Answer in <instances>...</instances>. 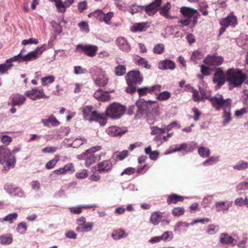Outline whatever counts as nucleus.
<instances>
[{
  "mask_svg": "<svg viewBox=\"0 0 248 248\" xmlns=\"http://www.w3.org/2000/svg\"><path fill=\"white\" fill-rule=\"evenodd\" d=\"M231 204H227V202H218L215 203L216 211L224 212L227 211L230 206Z\"/></svg>",
  "mask_w": 248,
  "mask_h": 248,
  "instance_id": "obj_31",
  "label": "nucleus"
},
{
  "mask_svg": "<svg viewBox=\"0 0 248 248\" xmlns=\"http://www.w3.org/2000/svg\"><path fill=\"white\" fill-rule=\"evenodd\" d=\"M165 50V46L163 44H158L155 46L153 51L154 53L157 54H162Z\"/></svg>",
  "mask_w": 248,
  "mask_h": 248,
  "instance_id": "obj_49",
  "label": "nucleus"
},
{
  "mask_svg": "<svg viewBox=\"0 0 248 248\" xmlns=\"http://www.w3.org/2000/svg\"><path fill=\"white\" fill-rule=\"evenodd\" d=\"M158 68L161 70H173L176 67L174 62L170 60H165L160 61L158 63Z\"/></svg>",
  "mask_w": 248,
  "mask_h": 248,
  "instance_id": "obj_21",
  "label": "nucleus"
},
{
  "mask_svg": "<svg viewBox=\"0 0 248 248\" xmlns=\"http://www.w3.org/2000/svg\"><path fill=\"white\" fill-rule=\"evenodd\" d=\"M223 110L224 113L223 117L224 118V120L223 121V125H225L231 121L232 120V116L230 112L227 111L226 110V108Z\"/></svg>",
  "mask_w": 248,
  "mask_h": 248,
  "instance_id": "obj_53",
  "label": "nucleus"
},
{
  "mask_svg": "<svg viewBox=\"0 0 248 248\" xmlns=\"http://www.w3.org/2000/svg\"><path fill=\"white\" fill-rule=\"evenodd\" d=\"M137 92L140 96L145 95L147 93H151L149 87H144L138 89Z\"/></svg>",
  "mask_w": 248,
  "mask_h": 248,
  "instance_id": "obj_54",
  "label": "nucleus"
},
{
  "mask_svg": "<svg viewBox=\"0 0 248 248\" xmlns=\"http://www.w3.org/2000/svg\"><path fill=\"white\" fill-rule=\"evenodd\" d=\"M116 42L119 48L123 51L128 52L131 49L128 41L124 37L118 38Z\"/></svg>",
  "mask_w": 248,
  "mask_h": 248,
  "instance_id": "obj_22",
  "label": "nucleus"
},
{
  "mask_svg": "<svg viewBox=\"0 0 248 248\" xmlns=\"http://www.w3.org/2000/svg\"><path fill=\"white\" fill-rule=\"evenodd\" d=\"M126 132V131H123L120 127L115 126H110L107 130V133L111 137L121 136Z\"/></svg>",
  "mask_w": 248,
  "mask_h": 248,
  "instance_id": "obj_23",
  "label": "nucleus"
},
{
  "mask_svg": "<svg viewBox=\"0 0 248 248\" xmlns=\"http://www.w3.org/2000/svg\"><path fill=\"white\" fill-rule=\"evenodd\" d=\"M144 152L146 155H149V158L153 160H156L159 155L157 151H152V147L150 145L145 148Z\"/></svg>",
  "mask_w": 248,
  "mask_h": 248,
  "instance_id": "obj_28",
  "label": "nucleus"
},
{
  "mask_svg": "<svg viewBox=\"0 0 248 248\" xmlns=\"http://www.w3.org/2000/svg\"><path fill=\"white\" fill-rule=\"evenodd\" d=\"M148 28L146 22H140L134 24L130 27V31L133 32L145 31Z\"/></svg>",
  "mask_w": 248,
  "mask_h": 248,
  "instance_id": "obj_25",
  "label": "nucleus"
},
{
  "mask_svg": "<svg viewBox=\"0 0 248 248\" xmlns=\"http://www.w3.org/2000/svg\"><path fill=\"white\" fill-rule=\"evenodd\" d=\"M60 159V156L58 155H56L54 156V157L53 159L49 160L48 162H47L46 165L45 167L46 169L48 170H50L53 168L57 163L59 161Z\"/></svg>",
  "mask_w": 248,
  "mask_h": 248,
  "instance_id": "obj_35",
  "label": "nucleus"
},
{
  "mask_svg": "<svg viewBox=\"0 0 248 248\" xmlns=\"http://www.w3.org/2000/svg\"><path fill=\"white\" fill-rule=\"evenodd\" d=\"M63 170L65 174L66 173H73L75 171V170L74 168V165L72 163H67L64 165L63 167H62Z\"/></svg>",
  "mask_w": 248,
  "mask_h": 248,
  "instance_id": "obj_45",
  "label": "nucleus"
},
{
  "mask_svg": "<svg viewBox=\"0 0 248 248\" xmlns=\"http://www.w3.org/2000/svg\"><path fill=\"white\" fill-rule=\"evenodd\" d=\"M162 0H154L149 4L143 6V9L144 10L145 13L149 16L154 15L158 10L162 4Z\"/></svg>",
  "mask_w": 248,
  "mask_h": 248,
  "instance_id": "obj_12",
  "label": "nucleus"
},
{
  "mask_svg": "<svg viewBox=\"0 0 248 248\" xmlns=\"http://www.w3.org/2000/svg\"><path fill=\"white\" fill-rule=\"evenodd\" d=\"M171 6L170 2H167L163 6L160 8L159 14L162 16L168 19H172V17L169 15L170 9Z\"/></svg>",
  "mask_w": 248,
  "mask_h": 248,
  "instance_id": "obj_26",
  "label": "nucleus"
},
{
  "mask_svg": "<svg viewBox=\"0 0 248 248\" xmlns=\"http://www.w3.org/2000/svg\"><path fill=\"white\" fill-rule=\"evenodd\" d=\"M138 64L146 69H149L151 68V65L148 64V62L144 58H141L138 61Z\"/></svg>",
  "mask_w": 248,
  "mask_h": 248,
  "instance_id": "obj_61",
  "label": "nucleus"
},
{
  "mask_svg": "<svg viewBox=\"0 0 248 248\" xmlns=\"http://www.w3.org/2000/svg\"><path fill=\"white\" fill-rule=\"evenodd\" d=\"M126 110V106L119 103L113 102L110 104L106 108L105 113H103L106 117V123L108 118L112 120L121 118L124 114Z\"/></svg>",
  "mask_w": 248,
  "mask_h": 248,
  "instance_id": "obj_2",
  "label": "nucleus"
},
{
  "mask_svg": "<svg viewBox=\"0 0 248 248\" xmlns=\"http://www.w3.org/2000/svg\"><path fill=\"white\" fill-rule=\"evenodd\" d=\"M202 57V54L201 52L195 51L193 52L191 57V59L195 63H198V61L201 60Z\"/></svg>",
  "mask_w": 248,
  "mask_h": 248,
  "instance_id": "obj_50",
  "label": "nucleus"
},
{
  "mask_svg": "<svg viewBox=\"0 0 248 248\" xmlns=\"http://www.w3.org/2000/svg\"><path fill=\"white\" fill-rule=\"evenodd\" d=\"M162 217V216L160 212H155L151 216L150 221L154 225H157L160 222Z\"/></svg>",
  "mask_w": 248,
  "mask_h": 248,
  "instance_id": "obj_36",
  "label": "nucleus"
},
{
  "mask_svg": "<svg viewBox=\"0 0 248 248\" xmlns=\"http://www.w3.org/2000/svg\"><path fill=\"white\" fill-rule=\"evenodd\" d=\"M143 10V6L133 4L129 6V12L132 15L138 13Z\"/></svg>",
  "mask_w": 248,
  "mask_h": 248,
  "instance_id": "obj_41",
  "label": "nucleus"
},
{
  "mask_svg": "<svg viewBox=\"0 0 248 248\" xmlns=\"http://www.w3.org/2000/svg\"><path fill=\"white\" fill-rule=\"evenodd\" d=\"M94 225L93 223L87 222L82 225L81 227H77L76 229V231L77 232H89L91 231Z\"/></svg>",
  "mask_w": 248,
  "mask_h": 248,
  "instance_id": "obj_32",
  "label": "nucleus"
},
{
  "mask_svg": "<svg viewBox=\"0 0 248 248\" xmlns=\"http://www.w3.org/2000/svg\"><path fill=\"white\" fill-rule=\"evenodd\" d=\"M46 44H43L40 47H37L34 51L28 53L25 56H22L21 54H18L14 56L13 59L19 62L31 61L37 59L39 56L46 49Z\"/></svg>",
  "mask_w": 248,
  "mask_h": 248,
  "instance_id": "obj_5",
  "label": "nucleus"
},
{
  "mask_svg": "<svg viewBox=\"0 0 248 248\" xmlns=\"http://www.w3.org/2000/svg\"><path fill=\"white\" fill-rule=\"evenodd\" d=\"M26 99V97L24 95L19 93H14L10 97L9 100L11 101V103H9L8 105L12 107L20 106L24 104Z\"/></svg>",
  "mask_w": 248,
  "mask_h": 248,
  "instance_id": "obj_17",
  "label": "nucleus"
},
{
  "mask_svg": "<svg viewBox=\"0 0 248 248\" xmlns=\"http://www.w3.org/2000/svg\"><path fill=\"white\" fill-rule=\"evenodd\" d=\"M201 72L205 76H209L211 74L210 68L203 64L201 65Z\"/></svg>",
  "mask_w": 248,
  "mask_h": 248,
  "instance_id": "obj_55",
  "label": "nucleus"
},
{
  "mask_svg": "<svg viewBox=\"0 0 248 248\" xmlns=\"http://www.w3.org/2000/svg\"><path fill=\"white\" fill-rule=\"evenodd\" d=\"M234 169L237 170H243L248 168V163L244 161H239L237 164L233 166Z\"/></svg>",
  "mask_w": 248,
  "mask_h": 248,
  "instance_id": "obj_43",
  "label": "nucleus"
},
{
  "mask_svg": "<svg viewBox=\"0 0 248 248\" xmlns=\"http://www.w3.org/2000/svg\"><path fill=\"white\" fill-rule=\"evenodd\" d=\"M41 122L44 126L47 127H49V123L53 126H57L60 124V122L53 115H51L47 119H42Z\"/></svg>",
  "mask_w": 248,
  "mask_h": 248,
  "instance_id": "obj_24",
  "label": "nucleus"
},
{
  "mask_svg": "<svg viewBox=\"0 0 248 248\" xmlns=\"http://www.w3.org/2000/svg\"><path fill=\"white\" fill-rule=\"evenodd\" d=\"M198 153L201 156L205 158L209 156L210 151L208 148L202 146L199 148Z\"/></svg>",
  "mask_w": 248,
  "mask_h": 248,
  "instance_id": "obj_38",
  "label": "nucleus"
},
{
  "mask_svg": "<svg viewBox=\"0 0 248 248\" xmlns=\"http://www.w3.org/2000/svg\"><path fill=\"white\" fill-rule=\"evenodd\" d=\"M16 162V158L10 150L4 146H0V164L6 165L3 167L2 171H8L11 168L15 167Z\"/></svg>",
  "mask_w": 248,
  "mask_h": 248,
  "instance_id": "obj_3",
  "label": "nucleus"
},
{
  "mask_svg": "<svg viewBox=\"0 0 248 248\" xmlns=\"http://www.w3.org/2000/svg\"><path fill=\"white\" fill-rule=\"evenodd\" d=\"M219 229V225L210 224L207 227L206 233L209 235H214L218 231Z\"/></svg>",
  "mask_w": 248,
  "mask_h": 248,
  "instance_id": "obj_37",
  "label": "nucleus"
},
{
  "mask_svg": "<svg viewBox=\"0 0 248 248\" xmlns=\"http://www.w3.org/2000/svg\"><path fill=\"white\" fill-rule=\"evenodd\" d=\"M180 12L184 16L190 18L193 17L195 22H197L198 17L200 16V14L197 10L187 7L184 6L181 7Z\"/></svg>",
  "mask_w": 248,
  "mask_h": 248,
  "instance_id": "obj_16",
  "label": "nucleus"
},
{
  "mask_svg": "<svg viewBox=\"0 0 248 248\" xmlns=\"http://www.w3.org/2000/svg\"><path fill=\"white\" fill-rule=\"evenodd\" d=\"M233 241L234 239L226 233H223L220 235V242L222 244H231Z\"/></svg>",
  "mask_w": 248,
  "mask_h": 248,
  "instance_id": "obj_34",
  "label": "nucleus"
},
{
  "mask_svg": "<svg viewBox=\"0 0 248 248\" xmlns=\"http://www.w3.org/2000/svg\"><path fill=\"white\" fill-rule=\"evenodd\" d=\"M83 208H85V206H78L71 207L69 208V210L72 214H79L82 212V209Z\"/></svg>",
  "mask_w": 248,
  "mask_h": 248,
  "instance_id": "obj_63",
  "label": "nucleus"
},
{
  "mask_svg": "<svg viewBox=\"0 0 248 248\" xmlns=\"http://www.w3.org/2000/svg\"><path fill=\"white\" fill-rule=\"evenodd\" d=\"M17 230L21 234L24 233L27 230V226L25 223L21 222L18 224Z\"/></svg>",
  "mask_w": 248,
  "mask_h": 248,
  "instance_id": "obj_57",
  "label": "nucleus"
},
{
  "mask_svg": "<svg viewBox=\"0 0 248 248\" xmlns=\"http://www.w3.org/2000/svg\"><path fill=\"white\" fill-rule=\"evenodd\" d=\"M98 50V47L92 45H78L76 47V51L83 53L90 57H94Z\"/></svg>",
  "mask_w": 248,
  "mask_h": 248,
  "instance_id": "obj_9",
  "label": "nucleus"
},
{
  "mask_svg": "<svg viewBox=\"0 0 248 248\" xmlns=\"http://www.w3.org/2000/svg\"><path fill=\"white\" fill-rule=\"evenodd\" d=\"M52 1L55 2L57 8L59 12L63 13L65 11V6L64 2L63 3L61 0H53Z\"/></svg>",
  "mask_w": 248,
  "mask_h": 248,
  "instance_id": "obj_51",
  "label": "nucleus"
},
{
  "mask_svg": "<svg viewBox=\"0 0 248 248\" xmlns=\"http://www.w3.org/2000/svg\"><path fill=\"white\" fill-rule=\"evenodd\" d=\"M25 95L33 100L46 97L42 88H35L28 91L25 93Z\"/></svg>",
  "mask_w": 248,
  "mask_h": 248,
  "instance_id": "obj_15",
  "label": "nucleus"
},
{
  "mask_svg": "<svg viewBox=\"0 0 248 248\" xmlns=\"http://www.w3.org/2000/svg\"><path fill=\"white\" fill-rule=\"evenodd\" d=\"M91 73L93 76L95 85L100 87H104L108 84L109 79L106 76L104 71L100 70L99 71H91Z\"/></svg>",
  "mask_w": 248,
  "mask_h": 248,
  "instance_id": "obj_10",
  "label": "nucleus"
},
{
  "mask_svg": "<svg viewBox=\"0 0 248 248\" xmlns=\"http://www.w3.org/2000/svg\"><path fill=\"white\" fill-rule=\"evenodd\" d=\"M101 146H100L93 147L86 150L85 153L81 155V159L85 160V165L86 167H90L98 159L97 155L94 153L97 151L101 150ZM99 159H100V157Z\"/></svg>",
  "mask_w": 248,
  "mask_h": 248,
  "instance_id": "obj_7",
  "label": "nucleus"
},
{
  "mask_svg": "<svg viewBox=\"0 0 248 248\" xmlns=\"http://www.w3.org/2000/svg\"><path fill=\"white\" fill-rule=\"evenodd\" d=\"M224 59L220 56L208 55L203 61V62L210 66H219L222 64Z\"/></svg>",
  "mask_w": 248,
  "mask_h": 248,
  "instance_id": "obj_13",
  "label": "nucleus"
},
{
  "mask_svg": "<svg viewBox=\"0 0 248 248\" xmlns=\"http://www.w3.org/2000/svg\"><path fill=\"white\" fill-rule=\"evenodd\" d=\"M195 145L196 144L194 143H190L188 144L183 143L180 145H175V148H171L170 149L169 153H173L176 152H180L182 150L190 152L195 148Z\"/></svg>",
  "mask_w": 248,
  "mask_h": 248,
  "instance_id": "obj_18",
  "label": "nucleus"
},
{
  "mask_svg": "<svg viewBox=\"0 0 248 248\" xmlns=\"http://www.w3.org/2000/svg\"><path fill=\"white\" fill-rule=\"evenodd\" d=\"M129 155V153L127 150H123L118 154L116 153L114 154V156L116 160H123L125 158Z\"/></svg>",
  "mask_w": 248,
  "mask_h": 248,
  "instance_id": "obj_44",
  "label": "nucleus"
},
{
  "mask_svg": "<svg viewBox=\"0 0 248 248\" xmlns=\"http://www.w3.org/2000/svg\"><path fill=\"white\" fill-rule=\"evenodd\" d=\"M126 80L128 85L134 86L137 84H140L143 81V78L139 71L133 70L127 73Z\"/></svg>",
  "mask_w": 248,
  "mask_h": 248,
  "instance_id": "obj_11",
  "label": "nucleus"
},
{
  "mask_svg": "<svg viewBox=\"0 0 248 248\" xmlns=\"http://www.w3.org/2000/svg\"><path fill=\"white\" fill-rule=\"evenodd\" d=\"M88 175V171L85 169H83L81 171L77 172L76 174V176L78 179H84L87 177Z\"/></svg>",
  "mask_w": 248,
  "mask_h": 248,
  "instance_id": "obj_62",
  "label": "nucleus"
},
{
  "mask_svg": "<svg viewBox=\"0 0 248 248\" xmlns=\"http://www.w3.org/2000/svg\"><path fill=\"white\" fill-rule=\"evenodd\" d=\"M219 23L221 26L219 30V35L220 36L229 26L235 27L238 24L237 18L232 12L226 17L221 19Z\"/></svg>",
  "mask_w": 248,
  "mask_h": 248,
  "instance_id": "obj_8",
  "label": "nucleus"
},
{
  "mask_svg": "<svg viewBox=\"0 0 248 248\" xmlns=\"http://www.w3.org/2000/svg\"><path fill=\"white\" fill-rule=\"evenodd\" d=\"M171 94L168 91L162 92L157 95V99L160 101H166L170 98Z\"/></svg>",
  "mask_w": 248,
  "mask_h": 248,
  "instance_id": "obj_39",
  "label": "nucleus"
},
{
  "mask_svg": "<svg viewBox=\"0 0 248 248\" xmlns=\"http://www.w3.org/2000/svg\"><path fill=\"white\" fill-rule=\"evenodd\" d=\"M151 134L152 135H161L165 133V129H164L162 128H159L157 126H151Z\"/></svg>",
  "mask_w": 248,
  "mask_h": 248,
  "instance_id": "obj_46",
  "label": "nucleus"
},
{
  "mask_svg": "<svg viewBox=\"0 0 248 248\" xmlns=\"http://www.w3.org/2000/svg\"><path fill=\"white\" fill-rule=\"evenodd\" d=\"M38 41L37 39L34 38H31L28 40H23L21 42V44L22 45H27L28 44H35L37 45L38 44Z\"/></svg>",
  "mask_w": 248,
  "mask_h": 248,
  "instance_id": "obj_56",
  "label": "nucleus"
},
{
  "mask_svg": "<svg viewBox=\"0 0 248 248\" xmlns=\"http://www.w3.org/2000/svg\"><path fill=\"white\" fill-rule=\"evenodd\" d=\"M87 142V140L83 137L77 138L73 141V144L77 146H80Z\"/></svg>",
  "mask_w": 248,
  "mask_h": 248,
  "instance_id": "obj_60",
  "label": "nucleus"
},
{
  "mask_svg": "<svg viewBox=\"0 0 248 248\" xmlns=\"http://www.w3.org/2000/svg\"><path fill=\"white\" fill-rule=\"evenodd\" d=\"M135 169L132 167H128L124 170L121 173V176L124 174L130 175L133 174L135 172Z\"/></svg>",
  "mask_w": 248,
  "mask_h": 248,
  "instance_id": "obj_64",
  "label": "nucleus"
},
{
  "mask_svg": "<svg viewBox=\"0 0 248 248\" xmlns=\"http://www.w3.org/2000/svg\"><path fill=\"white\" fill-rule=\"evenodd\" d=\"M98 171L100 173L108 172L111 170L112 163L110 160H104L97 164Z\"/></svg>",
  "mask_w": 248,
  "mask_h": 248,
  "instance_id": "obj_20",
  "label": "nucleus"
},
{
  "mask_svg": "<svg viewBox=\"0 0 248 248\" xmlns=\"http://www.w3.org/2000/svg\"><path fill=\"white\" fill-rule=\"evenodd\" d=\"M93 96L98 101L101 102L108 101L111 98L108 92H104L101 89L96 91Z\"/></svg>",
  "mask_w": 248,
  "mask_h": 248,
  "instance_id": "obj_19",
  "label": "nucleus"
},
{
  "mask_svg": "<svg viewBox=\"0 0 248 248\" xmlns=\"http://www.w3.org/2000/svg\"><path fill=\"white\" fill-rule=\"evenodd\" d=\"M55 77L52 75L42 78H41L42 85L43 86H46L48 84L53 83Z\"/></svg>",
  "mask_w": 248,
  "mask_h": 248,
  "instance_id": "obj_47",
  "label": "nucleus"
},
{
  "mask_svg": "<svg viewBox=\"0 0 248 248\" xmlns=\"http://www.w3.org/2000/svg\"><path fill=\"white\" fill-rule=\"evenodd\" d=\"M127 236V234L124 230L119 229L113 231L112 233V237L115 240H118L124 238Z\"/></svg>",
  "mask_w": 248,
  "mask_h": 248,
  "instance_id": "obj_33",
  "label": "nucleus"
},
{
  "mask_svg": "<svg viewBox=\"0 0 248 248\" xmlns=\"http://www.w3.org/2000/svg\"><path fill=\"white\" fill-rule=\"evenodd\" d=\"M18 217V214L16 213H13L9 214L3 218V220L4 221H7L9 223H13L14 220L16 219Z\"/></svg>",
  "mask_w": 248,
  "mask_h": 248,
  "instance_id": "obj_48",
  "label": "nucleus"
},
{
  "mask_svg": "<svg viewBox=\"0 0 248 248\" xmlns=\"http://www.w3.org/2000/svg\"><path fill=\"white\" fill-rule=\"evenodd\" d=\"M206 99L210 101L212 106L217 110H219L221 108L225 109L231 106V99L229 98L224 99L223 96L217 94L211 97H206Z\"/></svg>",
  "mask_w": 248,
  "mask_h": 248,
  "instance_id": "obj_6",
  "label": "nucleus"
},
{
  "mask_svg": "<svg viewBox=\"0 0 248 248\" xmlns=\"http://www.w3.org/2000/svg\"><path fill=\"white\" fill-rule=\"evenodd\" d=\"M13 59V57L7 59L5 63L0 64V73L1 74H4L6 73L9 69L13 66L12 62L16 61Z\"/></svg>",
  "mask_w": 248,
  "mask_h": 248,
  "instance_id": "obj_27",
  "label": "nucleus"
},
{
  "mask_svg": "<svg viewBox=\"0 0 248 248\" xmlns=\"http://www.w3.org/2000/svg\"><path fill=\"white\" fill-rule=\"evenodd\" d=\"M113 16L114 13L112 12H109L107 14L103 13L102 22L104 21L107 24L110 25L111 24L110 20Z\"/></svg>",
  "mask_w": 248,
  "mask_h": 248,
  "instance_id": "obj_40",
  "label": "nucleus"
},
{
  "mask_svg": "<svg viewBox=\"0 0 248 248\" xmlns=\"http://www.w3.org/2000/svg\"><path fill=\"white\" fill-rule=\"evenodd\" d=\"M115 73L118 76H121L124 75L126 73V68L123 65H118L115 68Z\"/></svg>",
  "mask_w": 248,
  "mask_h": 248,
  "instance_id": "obj_42",
  "label": "nucleus"
},
{
  "mask_svg": "<svg viewBox=\"0 0 248 248\" xmlns=\"http://www.w3.org/2000/svg\"><path fill=\"white\" fill-rule=\"evenodd\" d=\"M84 120L90 122H98L101 125L106 124V117L103 113H99L92 106H86L81 108Z\"/></svg>",
  "mask_w": 248,
  "mask_h": 248,
  "instance_id": "obj_1",
  "label": "nucleus"
},
{
  "mask_svg": "<svg viewBox=\"0 0 248 248\" xmlns=\"http://www.w3.org/2000/svg\"><path fill=\"white\" fill-rule=\"evenodd\" d=\"M185 213V209L183 207H174L172 211V214L174 216L178 217L183 215Z\"/></svg>",
  "mask_w": 248,
  "mask_h": 248,
  "instance_id": "obj_52",
  "label": "nucleus"
},
{
  "mask_svg": "<svg viewBox=\"0 0 248 248\" xmlns=\"http://www.w3.org/2000/svg\"><path fill=\"white\" fill-rule=\"evenodd\" d=\"M226 77L227 81L233 87L241 85L246 79V75L238 69H229L226 73Z\"/></svg>",
  "mask_w": 248,
  "mask_h": 248,
  "instance_id": "obj_4",
  "label": "nucleus"
},
{
  "mask_svg": "<svg viewBox=\"0 0 248 248\" xmlns=\"http://www.w3.org/2000/svg\"><path fill=\"white\" fill-rule=\"evenodd\" d=\"M226 74H225L221 68L216 69L214 75L213 82L217 84V86L220 87L223 85L225 82Z\"/></svg>",
  "mask_w": 248,
  "mask_h": 248,
  "instance_id": "obj_14",
  "label": "nucleus"
},
{
  "mask_svg": "<svg viewBox=\"0 0 248 248\" xmlns=\"http://www.w3.org/2000/svg\"><path fill=\"white\" fill-rule=\"evenodd\" d=\"M183 197L175 194L170 195L167 198V203L168 204H170L171 203L176 204L179 202H183Z\"/></svg>",
  "mask_w": 248,
  "mask_h": 248,
  "instance_id": "obj_30",
  "label": "nucleus"
},
{
  "mask_svg": "<svg viewBox=\"0 0 248 248\" xmlns=\"http://www.w3.org/2000/svg\"><path fill=\"white\" fill-rule=\"evenodd\" d=\"M13 241V236L10 233L4 234L0 235V243L2 245H10L12 243Z\"/></svg>",
  "mask_w": 248,
  "mask_h": 248,
  "instance_id": "obj_29",
  "label": "nucleus"
},
{
  "mask_svg": "<svg viewBox=\"0 0 248 248\" xmlns=\"http://www.w3.org/2000/svg\"><path fill=\"white\" fill-rule=\"evenodd\" d=\"M88 8L87 2L86 0L79 2L78 4V9L80 13H82Z\"/></svg>",
  "mask_w": 248,
  "mask_h": 248,
  "instance_id": "obj_59",
  "label": "nucleus"
},
{
  "mask_svg": "<svg viewBox=\"0 0 248 248\" xmlns=\"http://www.w3.org/2000/svg\"><path fill=\"white\" fill-rule=\"evenodd\" d=\"M87 72V70L83 68L80 66H76L74 67V73L76 75L84 74Z\"/></svg>",
  "mask_w": 248,
  "mask_h": 248,
  "instance_id": "obj_58",
  "label": "nucleus"
}]
</instances>
